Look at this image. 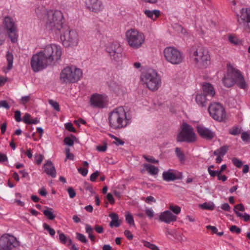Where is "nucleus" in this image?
Masks as SVG:
<instances>
[{
	"label": "nucleus",
	"instance_id": "1",
	"mask_svg": "<svg viewBox=\"0 0 250 250\" xmlns=\"http://www.w3.org/2000/svg\"><path fill=\"white\" fill-rule=\"evenodd\" d=\"M62 55V50L56 44L45 46L42 50L33 55L31 65L34 72H38L59 60Z\"/></svg>",
	"mask_w": 250,
	"mask_h": 250
},
{
	"label": "nucleus",
	"instance_id": "2",
	"mask_svg": "<svg viewBox=\"0 0 250 250\" xmlns=\"http://www.w3.org/2000/svg\"><path fill=\"white\" fill-rule=\"evenodd\" d=\"M131 119L130 115L127 114L123 107L120 106L109 113V125L113 129H121L129 125L131 122Z\"/></svg>",
	"mask_w": 250,
	"mask_h": 250
},
{
	"label": "nucleus",
	"instance_id": "3",
	"mask_svg": "<svg viewBox=\"0 0 250 250\" xmlns=\"http://www.w3.org/2000/svg\"><path fill=\"white\" fill-rule=\"evenodd\" d=\"M46 28L56 34L61 33L63 29V16L59 10H49L46 18Z\"/></svg>",
	"mask_w": 250,
	"mask_h": 250
},
{
	"label": "nucleus",
	"instance_id": "4",
	"mask_svg": "<svg viewBox=\"0 0 250 250\" xmlns=\"http://www.w3.org/2000/svg\"><path fill=\"white\" fill-rule=\"evenodd\" d=\"M141 80L144 84L150 90L156 91L161 85V80L157 72L153 69H148L141 75Z\"/></svg>",
	"mask_w": 250,
	"mask_h": 250
},
{
	"label": "nucleus",
	"instance_id": "5",
	"mask_svg": "<svg viewBox=\"0 0 250 250\" xmlns=\"http://www.w3.org/2000/svg\"><path fill=\"white\" fill-rule=\"evenodd\" d=\"M193 56L195 57L194 61L196 66L200 68H207L210 63V56L207 50L200 48H193L191 50Z\"/></svg>",
	"mask_w": 250,
	"mask_h": 250
},
{
	"label": "nucleus",
	"instance_id": "6",
	"mask_svg": "<svg viewBox=\"0 0 250 250\" xmlns=\"http://www.w3.org/2000/svg\"><path fill=\"white\" fill-rule=\"evenodd\" d=\"M82 74V71L80 69L74 66H68L62 70L60 78L63 83H74L80 80Z\"/></svg>",
	"mask_w": 250,
	"mask_h": 250
},
{
	"label": "nucleus",
	"instance_id": "7",
	"mask_svg": "<svg viewBox=\"0 0 250 250\" xmlns=\"http://www.w3.org/2000/svg\"><path fill=\"white\" fill-rule=\"evenodd\" d=\"M60 39L62 44L65 47L77 45L78 43L79 38L77 32L74 30H70L67 26H64L62 29Z\"/></svg>",
	"mask_w": 250,
	"mask_h": 250
},
{
	"label": "nucleus",
	"instance_id": "8",
	"mask_svg": "<svg viewBox=\"0 0 250 250\" xmlns=\"http://www.w3.org/2000/svg\"><path fill=\"white\" fill-rule=\"evenodd\" d=\"M125 35L128 44L134 49L140 47L145 41L144 34L134 29L127 30Z\"/></svg>",
	"mask_w": 250,
	"mask_h": 250
},
{
	"label": "nucleus",
	"instance_id": "9",
	"mask_svg": "<svg viewBox=\"0 0 250 250\" xmlns=\"http://www.w3.org/2000/svg\"><path fill=\"white\" fill-rule=\"evenodd\" d=\"M181 131L177 134L176 140L178 142L192 143L196 137L193 127L187 123H184L181 127Z\"/></svg>",
	"mask_w": 250,
	"mask_h": 250
},
{
	"label": "nucleus",
	"instance_id": "10",
	"mask_svg": "<svg viewBox=\"0 0 250 250\" xmlns=\"http://www.w3.org/2000/svg\"><path fill=\"white\" fill-rule=\"evenodd\" d=\"M166 60L172 64L181 63L184 59L182 53L173 47H167L164 50Z\"/></svg>",
	"mask_w": 250,
	"mask_h": 250
},
{
	"label": "nucleus",
	"instance_id": "11",
	"mask_svg": "<svg viewBox=\"0 0 250 250\" xmlns=\"http://www.w3.org/2000/svg\"><path fill=\"white\" fill-rule=\"evenodd\" d=\"M210 116L215 120L221 122L226 119V113L223 106L219 103L210 104L208 108Z\"/></svg>",
	"mask_w": 250,
	"mask_h": 250
},
{
	"label": "nucleus",
	"instance_id": "12",
	"mask_svg": "<svg viewBox=\"0 0 250 250\" xmlns=\"http://www.w3.org/2000/svg\"><path fill=\"white\" fill-rule=\"evenodd\" d=\"M106 51L110 58L115 62H119L122 57L123 49L117 42L109 43L106 47Z\"/></svg>",
	"mask_w": 250,
	"mask_h": 250
},
{
	"label": "nucleus",
	"instance_id": "13",
	"mask_svg": "<svg viewBox=\"0 0 250 250\" xmlns=\"http://www.w3.org/2000/svg\"><path fill=\"white\" fill-rule=\"evenodd\" d=\"M240 15H237L239 24L243 27L245 30L250 32V8H243Z\"/></svg>",
	"mask_w": 250,
	"mask_h": 250
},
{
	"label": "nucleus",
	"instance_id": "14",
	"mask_svg": "<svg viewBox=\"0 0 250 250\" xmlns=\"http://www.w3.org/2000/svg\"><path fill=\"white\" fill-rule=\"evenodd\" d=\"M17 243L15 237L5 234L0 238V250H12L16 246Z\"/></svg>",
	"mask_w": 250,
	"mask_h": 250
},
{
	"label": "nucleus",
	"instance_id": "15",
	"mask_svg": "<svg viewBox=\"0 0 250 250\" xmlns=\"http://www.w3.org/2000/svg\"><path fill=\"white\" fill-rule=\"evenodd\" d=\"M197 131L202 138L208 140L212 139L215 135L214 132L202 125L197 126Z\"/></svg>",
	"mask_w": 250,
	"mask_h": 250
},
{
	"label": "nucleus",
	"instance_id": "16",
	"mask_svg": "<svg viewBox=\"0 0 250 250\" xmlns=\"http://www.w3.org/2000/svg\"><path fill=\"white\" fill-rule=\"evenodd\" d=\"M237 71V69H236L234 68H231L230 69L228 70V73L223 79V83L226 87H230L233 85L235 83V78L233 73V71Z\"/></svg>",
	"mask_w": 250,
	"mask_h": 250
},
{
	"label": "nucleus",
	"instance_id": "17",
	"mask_svg": "<svg viewBox=\"0 0 250 250\" xmlns=\"http://www.w3.org/2000/svg\"><path fill=\"white\" fill-rule=\"evenodd\" d=\"M163 180L167 182L173 181L177 179H181L182 175L181 173L174 172V170L169 169L167 171H164L162 174Z\"/></svg>",
	"mask_w": 250,
	"mask_h": 250
},
{
	"label": "nucleus",
	"instance_id": "18",
	"mask_svg": "<svg viewBox=\"0 0 250 250\" xmlns=\"http://www.w3.org/2000/svg\"><path fill=\"white\" fill-rule=\"evenodd\" d=\"M87 8L91 12L98 13L101 11L104 6L100 0H88L86 3Z\"/></svg>",
	"mask_w": 250,
	"mask_h": 250
},
{
	"label": "nucleus",
	"instance_id": "19",
	"mask_svg": "<svg viewBox=\"0 0 250 250\" xmlns=\"http://www.w3.org/2000/svg\"><path fill=\"white\" fill-rule=\"evenodd\" d=\"M176 219L177 216L173 214L169 210H166L161 213L159 218V220L160 221L164 222L167 224H169L171 222H174Z\"/></svg>",
	"mask_w": 250,
	"mask_h": 250
},
{
	"label": "nucleus",
	"instance_id": "20",
	"mask_svg": "<svg viewBox=\"0 0 250 250\" xmlns=\"http://www.w3.org/2000/svg\"><path fill=\"white\" fill-rule=\"evenodd\" d=\"M104 102V100L103 97L98 94L96 93L93 94L90 99L91 105L95 107H103Z\"/></svg>",
	"mask_w": 250,
	"mask_h": 250
},
{
	"label": "nucleus",
	"instance_id": "21",
	"mask_svg": "<svg viewBox=\"0 0 250 250\" xmlns=\"http://www.w3.org/2000/svg\"><path fill=\"white\" fill-rule=\"evenodd\" d=\"M43 168L44 169V172L47 175L51 176L53 178L56 177L57 173L55 167L51 161L48 160L43 165Z\"/></svg>",
	"mask_w": 250,
	"mask_h": 250
},
{
	"label": "nucleus",
	"instance_id": "22",
	"mask_svg": "<svg viewBox=\"0 0 250 250\" xmlns=\"http://www.w3.org/2000/svg\"><path fill=\"white\" fill-rule=\"evenodd\" d=\"M209 100V98L203 94H198L195 97L196 103L202 107H206L208 104V101Z\"/></svg>",
	"mask_w": 250,
	"mask_h": 250
},
{
	"label": "nucleus",
	"instance_id": "23",
	"mask_svg": "<svg viewBox=\"0 0 250 250\" xmlns=\"http://www.w3.org/2000/svg\"><path fill=\"white\" fill-rule=\"evenodd\" d=\"M203 94H205L208 97L212 98L215 94V91L212 85L209 83H205L202 86Z\"/></svg>",
	"mask_w": 250,
	"mask_h": 250
},
{
	"label": "nucleus",
	"instance_id": "24",
	"mask_svg": "<svg viewBox=\"0 0 250 250\" xmlns=\"http://www.w3.org/2000/svg\"><path fill=\"white\" fill-rule=\"evenodd\" d=\"M233 72L234 77L236 81V82L237 83V84L241 88L245 89L247 86V84L240 72L238 70H237V71H234Z\"/></svg>",
	"mask_w": 250,
	"mask_h": 250
},
{
	"label": "nucleus",
	"instance_id": "25",
	"mask_svg": "<svg viewBox=\"0 0 250 250\" xmlns=\"http://www.w3.org/2000/svg\"><path fill=\"white\" fill-rule=\"evenodd\" d=\"M48 11L43 5H39L35 9V13L37 16L40 19H46L47 17Z\"/></svg>",
	"mask_w": 250,
	"mask_h": 250
},
{
	"label": "nucleus",
	"instance_id": "26",
	"mask_svg": "<svg viewBox=\"0 0 250 250\" xmlns=\"http://www.w3.org/2000/svg\"><path fill=\"white\" fill-rule=\"evenodd\" d=\"M3 23L6 30L10 29L11 27L12 28H16L13 19L9 16L4 17Z\"/></svg>",
	"mask_w": 250,
	"mask_h": 250
},
{
	"label": "nucleus",
	"instance_id": "27",
	"mask_svg": "<svg viewBox=\"0 0 250 250\" xmlns=\"http://www.w3.org/2000/svg\"><path fill=\"white\" fill-rule=\"evenodd\" d=\"M145 14L146 15V16L153 20L158 18L160 14V12L158 10H154L152 11H150L148 10H146L144 11Z\"/></svg>",
	"mask_w": 250,
	"mask_h": 250
},
{
	"label": "nucleus",
	"instance_id": "28",
	"mask_svg": "<svg viewBox=\"0 0 250 250\" xmlns=\"http://www.w3.org/2000/svg\"><path fill=\"white\" fill-rule=\"evenodd\" d=\"M144 167L146 168L148 172L151 175H156L158 173V168L153 165L145 164Z\"/></svg>",
	"mask_w": 250,
	"mask_h": 250
},
{
	"label": "nucleus",
	"instance_id": "29",
	"mask_svg": "<svg viewBox=\"0 0 250 250\" xmlns=\"http://www.w3.org/2000/svg\"><path fill=\"white\" fill-rule=\"evenodd\" d=\"M8 33V36L13 43H15L17 41V35L16 34V28H10V29L7 30Z\"/></svg>",
	"mask_w": 250,
	"mask_h": 250
},
{
	"label": "nucleus",
	"instance_id": "30",
	"mask_svg": "<svg viewBox=\"0 0 250 250\" xmlns=\"http://www.w3.org/2000/svg\"><path fill=\"white\" fill-rule=\"evenodd\" d=\"M6 58L8 62L7 69L9 71L13 67V55L9 51H7Z\"/></svg>",
	"mask_w": 250,
	"mask_h": 250
},
{
	"label": "nucleus",
	"instance_id": "31",
	"mask_svg": "<svg viewBox=\"0 0 250 250\" xmlns=\"http://www.w3.org/2000/svg\"><path fill=\"white\" fill-rule=\"evenodd\" d=\"M228 150V146L226 145L221 146L220 148L217 149L214 151L213 154L214 155H220L222 156H224L227 152Z\"/></svg>",
	"mask_w": 250,
	"mask_h": 250
},
{
	"label": "nucleus",
	"instance_id": "32",
	"mask_svg": "<svg viewBox=\"0 0 250 250\" xmlns=\"http://www.w3.org/2000/svg\"><path fill=\"white\" fill-rule=\"evenodd\" d=\"M44 215L49 220H53L55 215L53 214V209L52 208H47L46 209L43 211Z\"/></svg>",
	"mask_w": 250,
	"mask_h": 250
},
{
	"label": "nucleus",
	"instance_id": "33",
	"mask_svg": "<svg viewBox=\"0 0 250 250\" xmlns=\"http://www.w3.org/2000/svg\"><path fill=\"white\" fill-rule=\"evenodd\" d=\"M76 137L71 135L70 136L66 137L64 139V143L65 145L68 146H73L74 145V140H76Z\"/></svg>",
	"mask_w": 250,
	"mask_h": 250
},
{
	"label": "nucleus",
	"instance_id": "34",
	"mask_svg": "<svg viewBox=\"0 0 250 250\" xmlns=\"http://www.w3.org/2000/svg\"><path fill=\"white\" fill-rule=\"evenodd\" d=\"M175 153L176 154L179 159L181 162H183L185 160V157L184 153L181 151V149L179 147H176L175 148Z\"/></svg>",
	"mask_w": 250,
	"mask_h": 250
},
{
	"label": "nucleus",
	"instance_id": "35",
	"mask_svg": "<svg viewBox=\"0 0 250 250\" xmlns=\"http://www.w3.org/2000/svg\"><path fill=\"white\" fill-rule=\"evenodd\" d=\"M200 207L203 209L213 210L215 206L212 202H206L200 205Z\"/></svg>",
	"mask_w": 250,
	"mask_h": 250
},
{
	"label": "nucleus",
	"instance_id": "36",
	"mask_svg": "<svg viewBox=\"0 0 250 250\" xmlns=\"http://www.w3.org/2000/svg\"><path fill=\"white\" fill-rule=\"evenodd\" d=\"M125 221L130 226H134L135 223L132 215L129 212L127 213L125 215Z\"/></svg>",
	"mask_w": 250,
	"mask_h": 250
},
{
	"label": "nucleus",
	"instance_id": "37",
	"mask_svg": "<svg viewBox=\"0 0 250 250\" xmlns=\"http://www.w3.org/2000/svg\"><path fill=\"white\" fill-rule=\"evenodd\" d=\"M241 129L238 126H233L229 129V133L233 135H237L240 134Z\"/></svg>",
	"mask_w": 250,
	"mask_h": 250
},
{
	"label": "nucleus",
	"instance_id": "38",
	"mask_svg": "<svg viewBox=\"0 0 250 250\" xmlns=\"http://www.w3.org/2000/svg\"><path fill=\"white\" fill-rule=\"evenodd\" d=\"M110 87L116 93H119L120 91L122 89V86L121 85L114 82L111 83Z\"/></svg>",
	"mask_w": 250,
	"mask_h": 250
},
{
	"label": "nucleus",
	"instance_id": "39",
	"mask_svg": "<svg viewBox=\"0 0 250 250\" xmlns=\"http://www.w3.org/2000/svg\"><path fill=\"white\" fill-rule=\"evenodd\" d=\"M43 227L45 230L48 231L49 234L51 236H53L55 235V230L51 228L48 224H47L46 223H44L43 224Z\"/></svg>",
	"mask_w": 250,
	"mask_h": 250
},
{
	"label": "nucleus",
	"instance_id": "40",
	"mask_svg": "<svg viewBox=\"0 0 250 250\" xmlns=\"http://www.w3.org/2000/svg\"><path fill=\"white\" fill-rule=\"evenodd\" d=\"M236 214L237 217L240 218H243L244 219V221L248 222L250 220V216L249 214L247 213H245L244 214L238 212L236 211Z\"/></svg>",
	"mask_w": 250,
	"mask_h": 250
},
{
	"label": "nucleus",
	"instance_id": "41",
	"mask_svg": "<svg viewBox=\"0 0 250 250\" xmlns=\"http://www.w3.org/2000/svg\"><path fill=\"white\" fill-rule=\"evenodd\" d=\"M57 232L59 235V239L61 242L63 244H65L67 240L68 241L67 237L60 230H58Z\"/></svg>",
	"mask_w": 250,
	"mask_h": 250
},
{
	"label": "nucleus",
	"instance_id": "42",
	"mask_svg": "<svg viewBox=\"0 0 250 250\" xmlns=\"http://www.w3.org/2000/svg\"><path fill=\"white\" fill-rule=\"evenodd\" d=\"M241 138L245 142H250V134L248 132H243L241 133Z\"/></svg>",
	"mask_w": 250,
	"mask_h": 250
},
{
	"label": "nucleus",
	"instance_id": "43",
	"mask_svg": "<svg viewBox=\"0 0 250 250\" xmlns=\"http://www.w3.org/2000/svg\"><path fill=\"white\" fill-rule=\"evenodd\" d=\"M143 244L144 246L152 250H159V249L157 246L154 244H151L147 241H144Z\"/></svg>",
	"mask_w": 250,
	"mask_h": 250
},
{
	"label": "nucleus",
	"instance_id": "44",
	"mask_svg": "<svg viewBox=\"0 0 250 250\" xmlns=\"http://www.w3.org/2000/svg\"><path fill=\"white\" fill-rule=\"evenodd\" d=\"M76 235L77 239H78L81 242H82V243H86L88 241L86 238L85 236L83 234L79 232H77Z\"/></svg>",
	"mask_w": 250,
	"mask_h": 250
},
{
	"label": "nucleus",
	"instance_id": "45",
	"mask_svg": "<svg viewBox=\"0 0 250 250\" xmlns=\"http://www.w3.org/2000/svg\"><path fill=\"white\" fill-rule=\"evenodd\" d=\"M232 162L233 165L236 167L240 168L243 166V162L237 158H233Z\"/></svg>",
	"mask_w": 250,
	"mask_h": 250
},
{
	"label": "nucleus",
	"instance_id": "46",
	"mask_svg": "<svg viewBox=\"0 0 250 250\" xmlns=\"http://www.w3.org/2000/svg\"><path fill=\"white\" fill-rule=\"evenodd\" d=\"M49 104L57 111H60L59 104L58 102L54 101L52 100H49Z\"/></svg>",
	"mask_w": 250,
	"mask_h": 250
},
{
	"label": "nucleus",
	"instance_id": "47",
	"mask_svg": "<svg viewBox=\"0 0 250 250\" xmlns=\"http://www.w3.org/2000/svg\"><path fill=\"white\" fill-rule=\"evenodd\" d=\"M169 209L176 214H179L181 211V208L178 206L170 205Z\"/></svg>",
	"mask_w": 250,
	"mask_h": 250
},
{
	"label": "nucleus",
	"instance_id": "48",
	"mask_svg": "<svg viewBox=\"0 0 250 250\" xmlns=\"http://www.w3.org/2000/svg\"><path fill=\"white\" fill-rule=\"evenodd\" d=\"M237 210L241 211H244L245 210L244 206L242 204H239L235 205L233 209V210L235 213L236 211H238Z\"/></svg>",
	"mask_w": 250,
	"mask_h": 250
},
{
	"label": "nucleus",
	"instance_id": "49",
	"mask_svg": "<svg viewBox=\"0 0 250 250\" xmlns=\"http://www.w3.org/2000/svg\"><path fill=\"white\" fill-rule=\"evenodd\" d=\"M65 152L66 154V159H69L71 160H73L74 159V155L70 153V150L69 148H65Z\"/></svg>",
	"mask_w": 250,
	"mask_h": 250
},
{
	"label": "nucleus",
	"instance_id": "50",
	"mask_svg": "<svg viewBox=\"0 0 250 250\" xmlns=\"http://www.w3.org/2000/svg\"><path fill=\"white\" fill-rule=\"evenodd\" d=\"M143 157L145 159V160L149 163H152L154 164H158L159 161L154 159L153 157H147L145 155H143Z\"/></svg>",
	"mask_w": 250,
	"mask_h": 250
},
{
	"label": "nucleus",
	"instance_id": "51",
	"mask_svg": "<svg viewBox=\"0 0 250 250\" xmlns=\"http://www.w3.org/2000/svg\"><path fill=\"white\" fill-rule=\"evenodd\" d=\"M65 128L69 131L75 132L76 130L71 123H67L65 124Z\"/></svg>",
	"mask_w": 250,
	"mask_h": 250
},
{
	"label": "nucleus",
	"instance_id": "52",
	"mask_svg": "<svg viewBox=\"0 0 250 250\" xmlns=\"http://www.w3.org/2000/svg\"><path fill=\"white\" fill-rule=\"evenodd\" d=\"M146 214L148 216L149 219H151L154 216V211L151 208H147L145 210Z\"/></svg>",
	"mask_w": 250,
	"mask_h": 250
},
{
	"label": "nucleus",
	"instance_id": "53",
	"mask_svg": "<svg viewBox=\"0 0 250 250\" xmlns=\"http://www.w3.org/2000/svg\"><path fill=\"white\" fill-rule=\"evenodd\" d=\"M229 229L232 232H235L236 234H239L241 232V229L235 225L232 226Z\"/></svg>",
	"mask_w": 250,
	"mask_h": 250
},
{
	"label": "nucleus",
	"instance_id": "54",
	"mask_svg": "<svg viewBox=\"0 0 250 250\" xmlns=\"http://www.w3.org/2000/svg\"><path fill=\"white\" fill-rule=\"evenodd\" d=\"M35 159L36 161L37 164L40 165L43 160V156L42 154L36 155L35 156Z\"/></svg>",
	"mask_w": 250,
	"mask_h": 250
},
{
	"label": "nucleus",
	"instance_id": "55",
	"mask_svg": "<svg viewBox=\"0 0 250 250\" xmlns=\"http://www.w3.org/2000/svg\"><path fill=\"white\" fill-rule=\"evenodd\" d=\"M100 174V172L98 170H96L95 172H94V173H93L91 175H90V180L92 181V182H94L95 181L96 178L98 177V176Z\"/></svg>",
	"mask_w": 250,
	"mask_h": 250
},
{
	"label": "nucleus",
	"instance_id": "56",
	"mask_svg": "<svg viewBox=\"0 0 250 250\" xmlns=\"http://www.w3.org/2000/svg\"><path fill=\"white\" fill-rule=\"evenodd\" d=\"M67 191L68 192L69 197L71 198H73L76 196V192L73 189V188L70 187L67 189Z\"/></svg>",
	"mask_w": 250,
	"mask_h": 250
},
{
	"label": "nucleus",
	"instance_id": "57",
	"mask_svg": "<svg viewBox=\"0 0 250 250\" xmlns=\"http://www.w3.org/2000/svg\"><path fill=\"white\" fill-rule=\"evenodd\" d=\"M21 112L20 111L16 110L15 112V119L17 122H20L21 121Z\"/></svg>",
	"mask_w": 250,
	"mask_h": 250
},
{
	"label": "nucleus",
	"instance_id": "58",
	"mask_svg": "<svg viewBox=\"0 0 250 250\" xmlns=\"http://www.w3.org/2000/svg\"><path fill=\"white\" fill-rule=\"evenodd\" d=\"M31 117V115L28 113H25L23 119V121L24 123L27 124H30V121L29 120L30 118Z\"/></svg>",
	"mask_w": 250,
	"mask_h": 250
},
{
	"label": "nucleus",
	"instance_id": "59",
	"mask_svg": "<svg viewBox=\"0 0 250 250\" xmlns=\"http://www.w3.org/2000/svg\"><path fill=\"white\" fill-rule=\"evenodd\" d=\"M0 107H4L6 109H9L10 108V106L7 102L5 100L0 101Z\"/></svg>",
	"mask_w": 250,
	"mask_h": 250
},
{
	"label": "nucleus",
	"instance_id": "60",
	"mask_svg": "<svg viewBox=\"0 0 250 250\" xmlns=\"http://www.w3.org/2000/svg\"><path fill=\"white\" fill-rule=\"evenodd\" d=\"M97 150L98 151H100V152H105L106 150V149H107V146H106V144H105L103 146H97V148H96Z\"/></svg>",
	"mask_w": 250,
	"mask_h": 250
},
{
	"label": "nucleus",
	"instance_id": "61",
	"mask_svg": "<svg viewBox=\"0 0 250 250\" xmlns=\"http://www.w3.org/2000/svg\"><path fill=\"white\" fill-rule=\"evenodd\" d=\"M124 234L129 240H132L133 238V235L132 234L131 232L128 230H125L124 231Z\"/></svg>",
	"mask_w": 250,
	"mask_h": 250
},
{
	"label": "nucleus",
	"instance_id": "62",
	"mask_svg": "<svg viewBox=\"0 0 250 250\" xmlns=\"http://www.w3.org/2000/svg\"><path fill=\"white\" fill-rule=\"evenodd\" d=\"M229 41L234 44L238 43V41L236 38L234 36H230L229 38Z\"/></svg>",
	"mask_w": 250,
	"mask_h": 250
},
{
	"label": "nucleus",
	"instance_id": "63",
	"mask_svg": "<svg viewBox=\"0 0 250 250\" xmlns=\"http://www.w3.org/2000/svg\"><path fill=\"white\" fill-rule=\"evenodd\" d=\"M78 170L82 175L84 176H86L88 173V170L86 168L80 167L78 169Z\"/></svg>",
	"mask_w": 250,
	"mask_h": 250
},
{
	"label": "nucleus",
	"instance_id": "64",
	"mask_svg": "<svg viewBox=\"0 0 250 250\" xmlns=\"http://www.w3.org/2000/svg\"><path fill=\"white\" fill-rule=\"evenodd\" d=\"M107 200L110 202V204H113L114 203V199L112 194L110 193L107 194L106 196Z\"/></svg>",
	"mask_w": 250,
	"mask_h": 250
}]
</instances>
